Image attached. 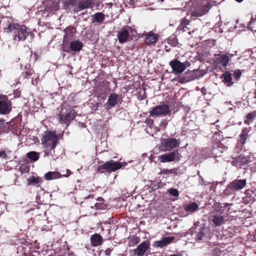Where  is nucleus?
<instances>
[{"label":"nucleus","mask_w":256,"mask_h":256,"mask_svg":"<svg viewBox=\"0 0 256 256\" xmlns=\"http://www.w3.org/2000/svg\"><path fill=\"white\" fill-rule=\"evenodd\" d=\"M92 197V196L90 194H89L86 198L88 199ZM92 197H93V196H92Z\"/></svg>","instance_id":"obj_53"},{"label":"nucleus","mask_w":256,"mask_h":256,"mask_svg":"<svg viewBox=\"0 0 256 256\" xmlns=\"http://www.w3.org/2000/svg\"><path fill=\"white\" fill-rule=\"evenodd\" d=\"M161 124H162V125H164V126H166V125L167 124V123H166V122H165L164 121V122H161Z\"/></svg>","instance_id":"obj_52"},{"label":"nucleus","mask_w":256,"mask_h":256,"mask_svg":"<svg viewBox=\"0 0 256 256\" xmlns=\"http://www.w3.org/2000/svg\"><path fill=\"white\" fill-rule=\"evenodd\" d=\"M224 207H226L228 206L230 204L228 203L224 204Z\"/></svg>","instance_id":"obj_54"},{"label":"nucleus","mask_w":256,"mask_h":256,"mask_svg":"<svg viewBox=\"0 0 256 256\" xmlns=\"http://www.w3.org/2000/svg\"><path fill=\"white\" fill-rule=\"evenodd\" d=\"M4 122V120L3 119H0V128H2Z\"/></svg>","instance_id":"obj_49"},{"label":"nucleus","mask_w":256,"mask_h":256,"mask_svg":"<svg viewBox=\"0 0 256 256\" xmlns=\"http://www.w3.org/2000/svg\"><path fill=\"white\" fill-rule=\"evenodd\" d=\"M97 202L95 204L94 206H91L92 208H95L96 210H104L106 208V204L104 202V199L101 198H97Z\"/></svg>","instance_id":"obj_22"},{"label":"nucleus","mask_w":256,"mask_h":256,"mask_svg":"<svg viewBox=\"0 0 256 256\" xmlns=\"http://www.w3.org/2000/svg\"><path fill=\"white\" fill-rule=\"evenodd\" d=\"M61 110L58 114L59 122L60 123H69L76 116V112L72 106L66 102L61 106Z\"/></svg>","instance_id":"obj_2"},{"label":"nucleus","mask_w":256,"mask_h":256,"mask_svg":"<svg viewBox=\"0 0 256 256\" xmlns=\"http://www.w3.org/2000/svg\"><path fill=\"white\" fill-rule=\"evenodd\" d=\"M118 96L116 94L112 93L108 96L107 102L106 104V108L109 110L114 107L118 103Z\"/></svg>","instance_id":"obj_17"},{"label":"nucleus","mask_w":256,"mask_h":256,"mask_svg":"<svg viewBox=\"0 0 256 256\" xmlns=\"http://www.w3.org/2000/svg\"><path fill=\"white\" fill-rule=\"evenodd\" d=\"M215 207H216V210L217 211L220 210L223 208V206H222V204L220 202L216 203L215 204Z\"/></svg>","instance_id":"obj_42"},{"label":"nucleus","mask_w":256,"mask_h":256,"mask_svg":"<svg viewBox=\"0 0 256 256\" xmlns=\"http://www.w3.org/2000/svg\"><path fill=\"white\" fill-rule=\"evenodd\" d=\"M200 0L196 4H194V6L192 8L194 10H192V14L193 16H200L206 14L210 8V4L208 2L205 4L200 2Z\"/></svg>","instance_id":"obj_5"},{"label":"nucleus","mask_w":256,"mask_h":256,"mask_svg":"<svg viewBox=\"0 0 256 256\" xmlns=\"http://www.w3.org/2000/svg\"><path fill=\"white\" fill-rule=\"evenodd\" d=\"M201 92L203 94H206V90L204 88H202Z\"/></svg>","instance_id":"obj_48"},{"label":"nucleus","mask_w":256,"mask_h":256,"mask_svg":"<svg viewBox=\"0 0 256 256\" xmlns=\"http://www.w3.org/2000/svg\"><path fill=\"white\" fill-rule=\"evenodd\" d=\"M70 174H71L70 170H67L66 172V174H64L63 175V176H65V177H68Z\"/></svg>","instance_id":"obj_47"},{"label":"nucleus","mask_w":256,"mask_h":256,"mask_svg":"<svg viewBox=\"0 0 256 256\" xmlns=\"http://www.w3.org/2000/svg\"><path fill=\"white\" fill-rule=\"evenodd\" d=\"M190 20L186 18H183L182 21L181 22L180 24L179 25L178 28L179 30H184L186 26L190 23Z\"/></svg>","instance_id":"obj_33"},{"label":"nucleus","mask_w":256,"mask_h":256,"mask_svg":"<svg viewBox=\"0 0 256 256\" xmlns=\"http://www.w3.org/2000/svg\"><path fill=\"white\" fill-rule=\"evenodd\" d=\"M106 256H110L111 253V250L110 248L106 249L104 252Z\"/></svg>","instance_id":"obj_46"},{"label":"nucleus","mask_w":256,"mask_h":256,"mask_svg":"<svg viewBox=\"0 0 256 256\" xmlns=\"http://www.w3.org/2000/svg\"><path fill=\"white\" fill-rule=\"evenodd\" d=\"M169 64L175 74L182 73L186 68V66L184 63L181 62L176 59H174L171 60L169 62Z\"/></svg>","instance_id":"obj_10"},{"label":"nucleus","mask_w":256,"mask_h":256,"mask_svg":"<svg viewBox=\"0 0 256 256\" xmlns=\"http://www.w3.org/2000/svg\"><path fill=\"white\" fill-rule=\"evenodd\" d=\"M104 16L102 12H97L94 15V20H92V22H102L104 20Z\"/></svg>","instance_id":"obj_28"},{"label":"nucleus","mask_w":256,"mask_h":256,"mask_svg":"<svg viewBox=\"0 0 256 256\" xmlns=\"http://www.w3.org/2000/svg\"><path fill=\"white\" fill-rule=\"evenodd\" d=\"M170 256H182V254H172Z\"/></svg>","instance_id":"obj_51"},{"label":"nucleus","mask_w":256,"mask_h":256,"mask_svg":"<svg viewBox=\"0 0 256 256\" xmlns=\"http://www.w3.org/2000/svg\"><path fill=\"white\" fill-rule=\"evenodd\" d=\"M148 248V243L146 241H144L139 244L136 248L134 250V254H136L138 256H142Z\"/></svg>","instance_id":"obj_15"},{"label":"nucleus","mask_w":256,"mask_h":256,"mask_svg":"<svg viewBox=\"0 0 256 256\" xmlns=\"http://www.w3.org/2000/svg\"><path fill=\"white\" fill-rule=\"evenodd\" d=\"M62 175L58 172H49L44 174V178L47 180L61 178Z\"/></svg>","instance_id":"obj_20"},{"label":"nucleus","mask_w":256,"mask_h":256,"mask_svg":"<svg viewBox=\"0 0 256 256\" xmlns=\"http://www.w3.org/2000/svg\"><path fill=\"white\" fill-rule=\"evenodd\" d=\"M256 116V111H254L253 112L248 113L246 116V120L244 121L245 124H249L250 122H252Z\"/></svg>","instance_id":"obj_31"},{"label":"nucleus","mask_w":256,"mask_h":256,"mask_svg":"<svg viewBox=\"0 0 256 256\" xmlns=\"http://www.w3.org/2000/svg\"><path fill=\"white\" fill-rule=\"evenodd\" d=\"M49 229H48V228L47 226L46 225H44L43 226L42 228H41V230L42 231H47Z\"/></svg>","instance_id":"obj_45"},{"label":"nucleus","mask_w":256,"mask_h":256,"mask_svg":"<svg viewBox=\"0 0 256 256\" xmlns=\"http://www.w3.org/2000/svg\"><path fill=\"white\" fill-rule=\"evenodd\" d=\"M182 156L178 150H174L170 153L163 154L160 156V162H172L174 160L179 161Z\"/></svg>","instance_id":"obj_7"},{"label":"nucleus","mask_w":256,"mask_h":256,"mask_svg":"<svg viewBox=\"0 0 256 256\" xmlns=\"http://www.w3.org/2000/svg\"><path fill=\"white\" fill-rule=\"evenodd\" d=\"M161 146L164 151H170L172 149L179 146L180 142L174 138H162L161 140Z\"/></svg>","instance_id":"obj_8"},{"label":"nucleus","mask_w":256,"mask_h":256,"mask_svg":"<svg viewBox=\"0 0 256 256\" xmlns=\"http://www.w3.org/2000/svg\"><path fill=\"white\" fill-rule=\"evenodd\" d=\"M92 1L91 0H82L78 2V6L74 8V11L78 12L80 10L87 8L92 6Z\"/></svg>","instance_id":"obj_14"},{"label":"nucleus","mask_w":256,"mask_h":256,"mask_svg":"<svg viewBox=\"0 0 256 256\" xmlns=\"http://www.w3.org/2000/svg\"><path fill=\"white\" fill-rule=\"evenodd\" d=\"M52 150L50 148V150H46L44 151V156H48L50 154H52Z\"/></svg>","instance_id":"obj_44"},{"label":"nucleus","mask_w":256,"mask_h":256,"mask_svg":"<svg viewBox=\"0 0 256 256\" xmlns=\"http://www.w3.org/2000/svg\"><path fill=\"white\" fill-rule=\"evenodd\" d=\"M140 239L136 236H133L131 238V242L134 244H137L139 242Z\"/></svg>","instance_id":"obj_40"},{"label":"nucleus","mask_w":256,"mask_h":256,"mask_svg":"<svg viewBox=\"0 0 256 256\" xmlns=\"http://www.w3.org/2000/svg\"><path fill=\"white\" fill-rule=\"evenodd\" d=\"M230 58L226 54H222L219 56V62L222 66H226L228 65Z\"/></svg>","instance_id":"obj_27"},{"label":"nucleus","mask_w":256,"mask_h":256,"mask_svg":"<svg viewBox=\"0 0 256 256\" xmlns=\"http://www.w3.org/2000/svg\"><path fill=\"white\" fill-rule=\"evenodd\" d=\"M126 164V162H115L112 160L106 162L102 165L99 166L97 168V172L104 173L105 171L108 172H114L122 168V166Z\"/></svg>","instance_id":"obj_3"},{"label":"nucleus","mask_w":256,"mask_h":256,"mask_svg":"<svg viewBox=\"0 0 256 256\" xmlns=\"http://www.w3.org/2000/svg\"><path fill=\"white\" fill-rule=\"evenodd\" d=\"M145 122L148 125H149L150 127H152V126L154 123V120L150 118H147Z\"/></svg>","instance_id":"obj_41"},{"label":"nucleus","mask_w":256,"mask_h":256,"mask_svg":"<svg viewBox=\"0 0 256 256\" xmlns=\"http://www.w3.org/2000/svg\"><path fill=\"white\" fill-rule=\"evenodd\" d=\"M221 77L224 78V81L227 84L228 86H230L232 84V74L229 72H225Z\"/></svg>","instance_id":"obj_26"},{"label":"nucleus","mask_w":256,"mask_h":256,"mask_svg":"<svg viewBox=\"0 0 256 256\" xmlns=\"http://www.w3.org/2000/svg\"><path fill=\"white\" fill-rule=\"evenodd\" d=\"M83 46L82 42L78 40L72 42L70 43V48L74 52H79Z\"/></svg>","instance_id":"obj_23"},{"label":"nucleus","mask_w":256,"mask_h":256,"mask_svg":"<svg viewBox=\"0 0 256 256\" xmlns=\"http://www.w3.org/2000/svg\"><path fill=\"white\" fill-rule=\"evenodd\" d=\"M254 22V21L252 19L249 22H248V26H252Z\"/></svg>","instance_id":"obj_50"},{"label":"nucleus","mask_w":256,"mask_h":256,"mask_svg":"<svg viewBox=\"0 0 256 256\" xmlns=\"http://www.w3.org/2000/svg\"><path fill=\"white\" fill-rule=\"evenodd\" d=\"M232 56V54L230 55V57L231 58Z\"/></svg>","instance_id":"obj_57"},{"label":"nucleus","mask_w":256,"mask_h":256,"mask_svg":"<svg viewBox=\"0 0 256 256\" xmlns=\"http://www.w3.org/2000/svg\"><path fill=\"white\" fill-rule=\"evenodd\" d=\"M236 0V2H242L243 0Z\"/></svg>","instance_id":"obj_55"},{"label":"nucleus","mask_w":256,"mask_h":256,"mask_svg":"<svg viewBox=\"0 0 256 256\" xmlns=\"http://www.w3.org/2000/svg\"><path fill=\"white\" fill-rule=\"evenodd\" d=\"M250 162V158L246 156L243 154H241L238 157L235 158L232 162V164L233 166H238L247 164Z\"/></svg>","instance_id":"obj_12"},{"label":"nucleus","mask_w":256,"mask_h":256,"mask_svg":"<svg viewBox=\"0 0 256 256\" xmlns=\"http://www.w3.org/2000/svg\"><path fill=\"white\" fill-rule=\"evenodd\" d=\"M160 0L161 1V2H164V0Z\"/></svg>","instance_id":"obj_56"},{"label":"nucleus","mask_w":256,"mask_h":256,"mask_svg":"<svg viewBox=\"0 0 256 256\" xmlns=\"http://www.w3.org/2000/svg\"><path fill=\"white\" fill-rule=\"evenodd\" d=\"M168 192L174 196H179V192L178 190L174 188L168 190Z\"/></svg>","instance_id":"obj_36"},{"label":"nucleus","mask_w":256,"mask_h":256,"mask_svg":"<svg viewBox=\"0 0 256 256\" xmlns=\"http://www.w3.org/2000/svg\"><path fill=\"white\" fill-rule=\"evenodd\" d=\"M170 112L168 104H162L154 108L150 112V116L152 117L165 116Z\"/></svg>","instance_id":"obj_6"},{"label":"nucleus","mask_w":256,"mask_h":256,"mask_svg":"<svg viewBox=\"0 0 256 256\" xmlns=\"http://www.w3.org/2000/svg\"><path fill=\"white\" fill-rule=\"evenodd\" d=\"M11 110V104L8 96L6 95H0V114H8Z\"/></svg>","instance_id":"obj_9"},{"label":"nucleus","mask_w":256,"mask_h":256,"mask_svg":"<svg viewBox=\"0 0 256 256\" xmlns=\"http://www.w3.org/2000/svg\"><path fill=\"white\" fill-rule=\"evenodd\" d=\"M80 0H66L65 1V4L67 6H74Z\"/></svg>","instance_id":"obj_37"},{"label":"nucleus","mask_w":256,"mask_h":256,"mask_svg":"<svg viewBox=\"0 0 256 256\" xmlns=\"http://www.w3.org/2000/svg\"><path fill=\"white\" fill-rule=\"evenodd\" d=\"M4 29L5 32H12L14 40L18 42L24 40L29 34L25 26L10 23L8 21V26L4 28Z\"/></svg>","instance_id":"obj_1"},{"label":"nucleus","mask_w":256,"mask_h":256,"mask_svg":"<svg viewBox=\"0 0 256 256\" xmlns=\"http://www.w3.org/2000/svg\"><path fill=\"white\" fill-rule=\"evenodd\" d=\"M246 185V180H235L231 182L228 187L232 190L236 191L243 188Z\"/></svg>","instance_id":"obj_11"},{"label":"nucleus","mask_w":256,"mask_h":256,"mask_svg":"<svg viewBox=\"0 0 256 256\" xmlns=\"http://www.w3.org/2000/svg\"><path fill=\"white\" fill-rule=\"evenodd\" d=\"M157 40V36L151 32L146 34L145 38L146 43L148 44L156 43Z\"/></svg>","instance_id":"obj_21"},{"label":"nucleus","mask_w":256,"mask_h":256,"mask_svg":"<svg viewBox=\"0 0 256 256\" xmlns=\"http://www.w3.org/2000/svg\"><path fill=\"white\" fill-rule=\"evenodd\" d=\"M174 236L170 237H164L161 240L156 241L154 242L153 246L156 248H162L167 246L171 242L174 240Z\"/></svg>","instance_id":"obj_16"},{"label":"nucleus","mask_w":256,"mask_h":256,"mask_svg":"<svg viewBox=\"0 0 256 256\" xmlns=\"http://www.w3.org/2000/svg\"><path fill=\"white\" fill-rule=\"evenodd\" d=\"M28 158L32 161H36L39 158V153L36 152H30L27 154Z\"/></svg>","instance_id":"obj_30"},{"label":"nucleus","mask_w":256,"mask_h":256,"mask_svg":"<svg viewBox=\"0 0 256 256\" xmlns=\"http://www.w3.org/2000/svg\"><path fill=\"white\" fill-rule=\"evenodd\" d=\"M183 208L188 212H193L198 208V205L196 202H193L190 204H184Z\"/></svg>","instance_id":"obj_24"},{"label":"nucleus","mask_w":256,"mask_h":256,"mask_svg":"<svg viewBox=\"0 0 256 256\" xmlns=\"http://www.w3.org/2000/svg\"><path fill=\"white\" fill-rule=\"evenodd\" d=\"M102 236L98 234H95L91 236L90 242L93 246H96L102 244Z\"/></svg>","instance_id":"obj_19"},{"label":"nucleus","mask_w":256,"mask_h":256,"mask_svg":"<svg viewBox=\"0 0 256 256\" xmlns=\"http://www.w3.org/2000/svg\"><path fill=\"white\" fill-rule=\"evenodd\" d=\"M242 75V72L240 70H236L234 72V77L236 80H238Z\"/></svg>","instance_id":"obj_38"},{"label":"nucleus","mask_w":256,"mask_h":256,"mask_svg":"<svg viewBox=\"0 0 256 256\" xmlns=\"http://www.w3.org/2000/svg\"><path fill=\"white\" fill-rule=\"evenodd\" d=\"M0 158H7V155L6 154L5 151H0Z\"/></svg>","instance_id":"obj_43"},{"label":"nucleus","mask_w":256,"mask_h":256,"mask_svg":"<svg viewBox=\"0 0 256 256\" xmlns=\"http://www.w3.org/2000/svg\"><path fill=\"white\" fill-rule=\"evenodd\" d=\"M130 34L128 30L125 28H122L118 32L117 38L119 42L124 44L126 42L129 38Z\"/></svg>","instance_id":"obj_13"},{"label":"nucleus","mask_w":256,"mask_h":256,"mask_svg":"<svg viewBox=\"0 0 256 256\" xmlns=\"http://www.w3.org/2000/svg\"><path fill=\"white\" fill-rule=\"evenodd\" d=\"M42 140V143L45 144L47 148H50L51 150H53V152H54V148L58 143V138L54 132H46Z\"/></svg>","instance_id":"obj_4"},{"label":"nucleus","mask_w":256,"mask_h":256,"mask_svg":"<svg viewBox=\"0 0 256 256\" xmlns=\"http://www.w3.org/2000/svg\"><path fill=\"white\" fill-rule=\"evenodd\" d=\"M72 36V34L70 30H66L65 31V35L64 38V42H66L70 40V37Z\"/></svg>","instance_id":"obj_35"},{"label":"nucleus","mask_w":256,"mask_h":256,"mask_svg":"<svg viewBox=\"0 0 256 256\" xmlns=\"http://www.w3.org/2000/svg\"><path fill=\"white\" fill-rule=\"evenodd\" d=\"M212 221L215 226H220L224 223V216L220 215H215L213 216Z\"/></svg>","instance_id":"obj_25"},{"label":"nucleus","mask_w":256,"mask_h":256,"mask_svg":"<svg viewBox=\"0 0 256 256\" xmlns=\"http://www.w3.org/2000/svg\"><path fill=\"white\" fill-rule=\"evenodd\" d=\"M248 136V130L246 129L242 130V134L240 135V142L242 144H244L245 143V141L247 138Z\"/></svg>","instance_id":"obj_32"},{"label":"nucleus","mask_w":256,"mask_h":256,"mask_svg":"<svg viewBox=\"0 0 256 256\" xmlns=\"http://www.w3.org/2000/svg\"><path fill=\"white\" fill-rule=\"evenodd\" d=\"M159 174H166V175L174 174V175H177L178 174V169L177 168H172L171 170H168V169H166V168H163L162 170H161V171L159 173Z\"/></svg>","instance_id":"obj_29"},{"label":"nucleus","mask_w":256,"mask_h":256,"mask_svg":"<svg viewBox=\"0 0 256 256\" xmlns=\"http://www.w3.org/2000/svg\"><path fill=\"white\" fill-rule=\"evenodd\" d=\"M40 178L39 177L36 178L34 176L31 177L28 180V184H36L40 182Z\"/></svg>","instance_id":"obj_34"},{"label":"nucleus","mask_w":256,"mask_h":256,"mask_svg":"<svg viewBox=\"0 0 256 256\" xmlns=\"http://www.w3.org/2000/svg\"><path fill=\"white\" fill-rule=\"evenodd\" d=\"M200 182L201 185L206 186V185L208 184L209 182L204 180V178L201 176H200Z\"/></svg>","instance_id":"obj_39"},{"label":"nucleus","mask_w":256,"mask_h":256,"mask_svg":"<svg viewBox=\"0 0 256 256\" xmlns=\"http://www.w3.org/2000/svg\"><path fill=\"white\" fill-rule=\"evenodd\" d=\"M208 230L205 227L202 228L199 230V231L197 232L195 236V238L198 242L200 241H205L207 239V232Z\"/></svg>","instance_id":"obj_18"}]
</instances>
